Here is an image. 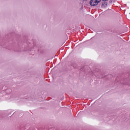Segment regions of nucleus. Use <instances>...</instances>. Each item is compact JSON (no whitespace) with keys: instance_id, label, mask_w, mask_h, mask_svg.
Returning a JSON list of instances; mask_svg holds the SVG:
<instances>
[{"instance_id":"obj_1","label":"nucleus","mask_w":130,"mask_h":130,"mask_svg":"<svg viewBox=\"0 0 130 130\" xmlns=\"http://www.w3.org/2000/svg\"><path fill=\"white\" fill-rule=\"evenodd\" d=\"M101 2V0H91L90 5L92 6H97V5H98V4Z\"/></svg>"},{"instance_id":"obj_2","label":"nucleus","mask_w":130,"mask_h":130,"mask_svg":"<svg viewBox=\"0 0 130 130\" xmlns=\"http://www.w3.org/2000/svg\"><path fill=\"white\" fill-rule=\"evenodd\" d=\"M83 2H87V1H88V0H83Z\"/></svg>"},{"instance_id":"obj_3","label":"nucleus","mask_w":130,"mask_h":130,"mask_svg":"<svg viewBox=\"0 0 130 130\" xmlns=\"http://www.w3.org/2000/svg\"><path fill=\"white\" fill-rule=\"evenodd\" d=\"M103 2H106V1H108V0H103Z\"/></svg>"}]
</instances>
